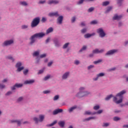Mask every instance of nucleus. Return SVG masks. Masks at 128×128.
I'll return each mask as SVG.
<instances>
[{
  "instance_id": "obj_1",
  "label": "nucleus",
  "mask_w": 128,
  "mask_h": 128,
  "mask_svg": "<svg viewBox=\"0 0 128 128\" xmlns=\"http://www.w3.org/2000/svg\"><path fill=\"white\" fill-rule=\"evenodd\" d=\"M44 36V34L42 32L37 33L32 35L30 38V46H32V44L36 42V38H43Z\"/></svg>"
},
{
  "instance_id": "obj_2",
  "label": "nucleus",
  "mask_w": 128,
  "mask_h": 128,
  "mask_svg": "<svg viewBox=\"0 0 128 128\" xmlns=\"http://www.w3.org/2000/svg\"><path fill=\"white\" fill-rule=\"evenodd\" d=\"M126 92L125 90H122L120 92L116 94V96H120V100H118V98L116 97H114L113 98V101H114L116 104H120L121 102H122V95L124 94Z\"/></svg>"
},
{
  "instance_id": "obj_3",
  "label": "nucleus",
  "mask_w": 128,
  "mask_h": 128,
  "mask_svg": "<svg viewBox=\"0 0 128 128\" xmlns=\"http://www.w3.org/2000/svg\"><path fill=\"white\" fill-rule=\"evenodd\" d=\"M79 92L76 94L78 98H83V96H86L90 94V92L88 91H84V88L81 87L79 89Z\"/></svg>"
},
{
  "instance_id": "obj_4",
  "label": "nucleus",
  "mask_w": 128,
  "mask_h": 128,
  "mask_svg": "<svg viewBox=\"0 0 128 128\" xmlns=\"http://www.w3.org/2000/svg\"><path fill=\"white\" fill-rule=\"evenodd\" d=\"M40 22V17H36L33 19L32 21L31 22V27L36 28L38 26Z\"/></svg>"
},
{
  "instance_id": "obj_5",
  "label": "nucleus",
  "mask_w": 128,
  "mask_h": 128,
  "mask_svg": "<svg viewBox=\"0 0 128 128\" xmlns=\"http://www.w3.org/2000/svg\"><path fill=\"white\" fill-rule=\"evenodd\" d=\"M97 32L100 38H104L106 36V32H104L102 28L98 29Z\"/></svg>"
},
{
  "instance_id": "obj_6",
  "label": "nucleus",
  "mask_w": 128,
  "mask_h": 128,
  "mask_svg": "<svg viewBox=\"0 0 128 128\" xmlns=\"http://www.w3.org/2000/svg\"><path fill=\"white\" fill-rule=\"evenodd\" d=\"M22 64L20 62H18L16 63V66L18 68L17 72H22V70L24 68V67L22 66Z\"/></svg>"
},
{
  "instance_id": "obj_7",
  "label": "nucleus",
  "mask_w": 128,
  "mask_h": 128,
  "mask_svg": "<svg viewBox=\"0 0 128 128\" xmlns=\"http://www.w3.org/2000/svg\"><path fill=\"white\" fill-rule=\"evenodd\" d=\"M13 42H14V40H6L3 43V46H10V44H12Z\"/></svg>"
},
{
  "instance_id": "obj_8",
  "label": "nucleus",
  "mask_w": 128,
  "mask_h": 128,
  "mask_svg": "<svg viewBox=\"0 0 128 128\" xmlns=\"http://www.w3.org/2000/svg\"><path fill=\"white\" fill-rule=\"evenodd\" d=\"M22 84H16L12 87L11 88V90H14L17 88H22Z\"/></svg>"
},
{
  "instance_id": "obj_9",
  "label": "nucleus",
  "mask_w": 128,
  "mask_h": 128,
  "mask_svg": "<svg viewBox=\"0 0 128 128\" xmlns=\"http://www.w3.org/2000/svg\"><path fill=\"white\" fill-rule=\"evenodd\" d=\"M116 52H118V50H109L106 54V56H110V54H116Z\"/></svg>"
},
{
  "instance_id": "obj_10",
  "label": "nucleus",
  "mask_w": 128,
  "mask_h": 128,
  "mask_svg": "<svg viewBox=\"0 0 128 128\" xmlns=\"http://www.w3.org/2000/svg\"><path fill=\"white\" fill-rule=\"evenodd\" d=\"M102 76H104V72L100 73L96 75V78H93V80L95 81L98 80V78H102Z\"/></svg>"
},
{
  "instance_id": "obj_11",
  "label": "nucleus",
  "mask_w": 128,
  "mask_h": 128,
  "mask_svg": "<svg viewBox=\"0 0 128 128\" xmlns=\"http://www.w3.org/2000/svg\"><path fill=\"white\" fill-rule=\"evenodd\" d=\"M60 2L56 0H49L48 2V4H57Z\"/></svg>"
},
{
  "instance_id": "obj_12",
  "label": "nucleus",
  "mask_w": 128,
  "mask_h": 128,
  "mask_svg": "<svg viewBox=\"0 0 128 128\" xmlns=\"http://www.w3.org/2000/svg\"><path fill=\"white\" fill-rule=\"evenodd\" d=\"M122 18V16L120 15L118 16L117 14H116L113 17V20H120Z\"/></svg>"
},
{
  "instance_id": "obj_13",
  "label": "nucleus",
  "mask_w": 128,
  "mask_h": 128,
  "mask_svg": "<svg viewBox=\"0 0 128 128\" xmlns=\"http://www.w3.org/2000/svg\"><path fill=\"white\" fill-rule=\"evenodd\" d=\"M64 20V16H60L57 19V24H62V20Z\"/></svg>"
},
{
  "instance_id": "obj_14",
  "label": "nucleus",
  "mask_w": 128,
  "mask_h": 128,
  "mask_svg": "<svg viewBox=\"0 0 128 128\" xmlns=\"http://www.w3.org/2000/svg\"><path fill=\"white\" fill-rule=\"evenodd\" d=\"M104 50L103 49H102L100 50H99L98 49H96L93 50L92 53L93 54H102V52H104Z\"/></svg>"
},
{
  "instance_id": "obj_15",
  "label": "nucleus",
  "mask_w": 128,
  "mask_h": 128,
  "mask_svg": "<svg viewBox=\"0 0 128 128\" xmlns=\"http://www.w3.org/2000/svg\"><path fill=\"white\" fill-rule=\"evenodd\" d=\"M63 112L62 109L58 108L57 110H54L53 112V114L54 115L58 114H60V112Z\"/></svg>"
},
{
  "instance_id": "obj_16",
  "label": "nucleus",
  "mask_w": 128,
  "mask_h": 128,
  "mask_svg": "<svg viewBox=\"0 0 128 128\" xmlns=\"http://www.w3.org/2000/svg\"><path fill=\"white\" fill-rule=\"evenodd\" d=\"M34 82V80H26L24 82V84H32Z\"/></svg>"
},
{
  "instance_id": "obj_17",
  "label": "nucleus",
  "mask_w": 128,
  "mask_h": 128,
  "mask_svg": "<svg viewBox=\"0 0 128 128\" xmlns=\"http://www.w3.org/2000/svg\"><path fill=\"white\" fill-rule=\"evenodd\" d=\"M70 76V72H66L62 76V80H66L68 78V76Z\"/></svg>"
},
{
  "instance_id": "obj_18",
  "label": "nucleus",
  "mask_w": 128,
  "mask_h": 128,
  "mask_svg": "<svg viewBox=\"0 0 128 128\" xmlns=\"http://www.w3.org/2000/svg\"><path fill=\"white\" fill-rule=\"evenodd\" d=\"M49 16H58L60 15H58V12H52V13H50L48 14Z\"/></svg>"
},
{
  "instance_id": "obj_19",
  "label": "nucleus",
  "mask_w": 128,
  "mask_h": 128,
  "mask_svg": "<svg viewBox=\"0 0 128 128\" xmlns=\"http://www.w3.org/2000/svg\"><path fill=\"white\" fill-rule=\"evenodd\" d=\"M96 34L92 33V34H87L84 36L85 38H90V36H94Z\"/></svg>"
},
{
  "instance_id": "obj_20",
  "label": "nucleus",
  "mask_w": 128,
  "mask_h": 128,
  "mask_svg": "<svg viewBox=\"0 0 128 128\" xmlns=\"http://www.w3.org/2000/svg\"><path fill=\"white\" fill-rule=\"evenodd\" d=\"M96 112H92L90 111H86L84 113V114H88V116H94V114H96Z\"/></svg>"
},
{
  "instance_id": "obj_21",
  "label": "nucleus",
  "mask_w": 128,
  "mask_h": 128,
  "mask_svg": "<svg viewBox=\"0 0 128 128\" xmlns=\"http://www.w3.org/2000/svg\"><path fill=\"white\" fill-rule=\"evenodd\" d=\"M54 32V28L50 27L46 30V32L47 34H50V32Z\"/></svg>"
},
{
  "instance_id": "obj_22",
  "label": "nucleus",
  "mask_w": 128,
  "mask_h": 128,
  "mask_svg": "<svg viewBox=\"0 0 128 128\" xmlns=\"http://www.w3.org/2000/svg\"><path fill=\"white\" fill-rule=\"evenodd\" d=\"M58 124L61 128H64V121L59 122Z\"/></svg>"
},
{
  "instance_id": "obj_23",
  "label": "nucleus",
  "mask_w": 128,
  "mask_h": 128,
  "mask_svg": "<svg viewBox=\"0 0 128 128\" xmlns=\"http://www.w3.org/2000/svg\"><path fill=\"white\" fill-rule=\"evenodd\" d=\"M112 10V6H109L107 8V9L106 11V14H108V12H110V10Z\"/></svg>"
},
{
  "instance_id": "obj_24",
  "label": "nucleus",
  "mask_w": 128,
  "mask_h": 128,
  "mask_svg": "<svg viewBox=\"0 0 128 128\" xmlns=\"http://www.w3.org/2000/svg\"><path fill=\"white\" fill-rule=\"evenodd\" d=\"M108 4H110V2L108 1L104 2L102 4V6H108Z\"/></svg>"
},
{
  "instance_id": "obj_25",
  "label": "nucleus",
  "mask_w": 128,
  "mask_h": 128,
  "mask_svg": "<svg viewBox=\"0 0 128 128\" xmlns=\"http://www.w3.org/2000/svg\"><path fill=\"white\" fill-rule=\"evenodd\" d=\"M39 122H42V120H44V115H40L39 116Z\"/></svg>"
},
{
  "instance_id": "obj_26",
  "label": "nucleus",
  "mask_w": 128,
  "mask_h": 128,
  "mask_svg": "<svg viewBox=\"0 0 128 128\" xmlns=\"http://www.w3.org/2000/svg\"><path fill=\"white\" fill-rule=\"evenodd\" d=\"M33 56H40V52L38 51H36L34 52L32 54Z\"/></svg>"
},
{
  "instance_id": "obj_27",
  "label": "nucleus",
  "mask_w": 128,
  "mask_h": 128,
  "mask_svg": "<svg viewBox=\"0 0 128 128\" xmlns=\"http://www.w3.org/2000/svg\"><path fill=\"white\" fill-rule=\"evenodd\" d=\"M76 106L72 107L68 110L69 112H72L74 110H76Z\"/></svg>"
},
{
  "instance_id": "obj_28",
  "label": "nucleus",
  "mask_w": 128,
  "mask_h": 128,
  "mask_svg": "<svg viewBox=\"0 0 128 128\" xmlns=\"http://www.w3.org/2000/svg\"><path fill=\"white\" fill-rule=\"evenodd\" d=\"M102 62V60L100 59L99 60L94 62V64H100V62Z\"/></svg>"
},
{
  "instance_id": "obj_29",
  "label": "nucleus",
  "mask_w": 128,
  "mask_h": 128,
  "mask_svg": "<svg viewBox=\"0 0 128 128\" xmlns=\"http://www.w3.org/2000/svg\"><path fill=\"white\" fill-rule=\"evenodd\" d=\"M112 98V94L108 96L106 98L105 100H110Z\"/></svg>"
},
{
  "instance_id": "obj_30",
  "label": "nucleus",
  "mask_w": 128,
  "mask_h": 128,
  "mask_svg": "<svg viewBox=\"0 0 128 128\" xmlns=\"http://www.w3.org/2000/svg\"><path fill=\"white\" fill-rule=\"evenodd\" d=\"M6 58H8V60H12V62H14V59L11 56H8L6 57Z\"/></svg>"
},
{
  "instance_id": "obj_31",
  "label": "nucleus",
  "mask_w": 128,
  "mask_h": 128,
  "mask_svg": "<svg viewBox=\"0 0 128 128\" xmlns=\"http://www.w3.org/2000/svg\"><path fill=\"white\" fill-rule=\"evenodd\" d=\"M123 2H124V0H117V4L119 6H122V4Z\"/></svg>"
},
{
  "instance_id": "obj_32",
  "label": "nucleus",
  "mask_w": 128,
  "mask_h": 128,
  "mask_svg": "<svg viewBox=\"0 0 128 128\" xmlns=\"http://www.w3.org/2000/svg\"><path fill=\"white\" fill-rule=\"evenodd\" d=\"M56 122H57L56 120H55L51 124L47 125V126H54V124H56Z\"/></svg>"
},
{
  "instance_id": "obj_33",
  "label": "nucleus",
  "mask_w": 128,
  "mask_h": 128,
  "mask_svg": "<svg viewBox=\"0 0 128 128\" xmlns=\"http://www.w3.org/2000/svg\"><path fill=\"white\" fill-rule=\"evenodd\" d=\"M96 118V117H89L84 120H94Z\"/></svg>"
},
{
  "instance_id": "obj_34",
  "label": "nucleus",
  "mask_w": 128,
  "mask_h": 128,
  "mask_svg": "<svg viewBox=\"0 0 128 128\" xmlns=\"http://www.w3.org/2000/svg\"><path fill=\"white\" fill-rule=\"evenodd\" d=\"M20 4H22V6H28V3L26 2H20Z\"/></svg>"
},
{
  "instance_id": "obj_35",
  "label": "nucleus",
  "mask_w": 128,
  "mask_h": 128,
  "mask_svg": "<svg viewBox=\"0 0 128 128\" xmlns=\"http://www.w3.org/2000/svg\"><path fill=\"white\" fill-rule=\"evenodd\" d=\"M94 8L91 7L88 10V12H92L93 10H94Z\"/></svg>"
},
{
  "instance_id": "obj_36",
  "label": "nucleus",
  "mask_w": 128,
  "mask_h": 128,
  "mask_svg": "<svg viewBox=\"0 0 128 128\" xmlns=\"http://www.w3.org/2000/svg\"><path fill=\"white\" fill-rule=\"evenodd\" d=\"M68 44H70L69 42H67L66 44H65L64 46H63V48H68Z\"/></svg>"
},
{
  "instance_id": "obj_37",
  "label": "nucleus",
  "mask_w": 128,
  "mask_h": 128,
  "mask_svg": "<svg viewBox=\"0 0 128 128\" xmlns=\"http://www.w3.org/2000/svg\"><path fill=\"white\" fill-rule=\"evenodd\" d=\"M34 120V122H36V124H38V122H39V120L38 119V118L36 117H34V118H33Z\"/></svg>"
},
{
  "instance_id": "obj_38",
  "label": "nucleus",
  "mask_w": 128,
  "mask_h": 128,
  "mask_svg": "<svg viewBox=\"0 0 128 128\" xmlns=\"http://www.w3.org/2000/svg\"><path fill=\"white\" fill-rule=\"evenodd\" d=\"M98 24L96 20H94L90 22V24Z\"/></svg>"
},
{
  "instance_id": "obj_39",
  "label": "nucleus",
  "mask_w": 128,
  "mask_h": 128,
  "mask_svg": "<svg viewBox=\"0 0 128 128\" xmlns=\"http://www.w3.org/2000/svg\"><path fill=\"white\" fill-rule=\"evenodd\" d=\"M86 50V46H83L81 50H80V52H82V50Z\"/></svg>"
},
{
  "instance_id": "obj_40",
  "label": "nucleus",
  "mask_w": 128,
  "mask_h": 128,
  "mask_svg": "<svg viewBox=\"0 0 128 128\" xmlns=\"http://www.w3.org/2000/svg\"><path fill=\"white\" fill-rule=\"evenodd\" d=\"M120 120V118L118 117H114V122H118V120Z\"/></svg>"
},
{
  "instance_id": "obj_41",
  "label": "nucleus",
  "mask_w": 128,
  "mask_h": 128,
  "mask_svg": "<svg viewBox=\"0 0 128 128\" xmlns=\"http://www.w3.org/2000/svg\"><path fill=\"white\" fill-rule=\"evenodd\" d=\"M28 28V26L27 25H22V30H26V28Z\"/></svg>"
},
{
  "instance_id": "obj_42",
  "label": "nucleus",
  "mask_w": 128,
  "mask_h": 128,
  "mask_svg": "<svg viewBox=\"0 0 128 128\" xmlns=\"http://www.w3.org/2000/svg\"><path fill=\"white\" fill-rule=\"evenodd\" d=\"M60 98V96L58 95H56L54 98V100H58V99Z\"/></svg>"
},
{
  "instance_id": "obj_43",
  "label": "nucleus",
  "mask_w": 128,
  "mask_h": 128,
  "mask_svg": "<svg viewBox=\"0 0 128 128\" xmlns=\"http://www.w3.org/2000/svg\"><path fill=\"white\" fill-rule=\"evenodd\" d=\"M46 54H42L40 56V58H46Z\"/></svg>"
},
{
  "instance_id": "obj_44",
  "label": "nucleus",
  "mask_w": 128,
  "mask_h": 128,
  "mask_svg": "<svg viewBox=\"0 0 128 128\" xmlns=\"http://www.w3.org/2000/svg\"><path fill=\"white\" fill-rule=\"evenodd\" d=\"M44 68H43L42 70H40L39 72H38V74H40L44 72Z\"/></svg>"
},
{
  "instance_id": "obj_45",
  "label": "nucleus",
  "mask_w": 128,
  "mask_h": 128,
  "mask_svg": "<svg viewBox=\"0 0 128 128\" xmlns=\"http://www.w3.org/2000/svg\"><path fill=\"white\" fill-rule=\"evenodd\" d=\"M50 91L49 90H46L43 92V93L45 94H50Z\"/></svg>"
},
{
  "instance_id": "obj_46",
  "label": "nucleus",
  "mask_w": 128,
  "mask_h": 128,
  "mask_svg": "<svg viewBox=\"0 0 128 128\" xmlns=\"http://www.w3.org/2000/svg\"><path fill=\"white\" fill-rule=\"evenodd\" d=\"M100 108L99 106H96L94 107V109L95 110H98Z\"/></svg>"
},
{
  "instance_id": "obj_47",
  "label": "nucleus",
  "mask_w": 128,
  "mask_h": 128,
  "mask_svg": "<svg viewBox=\"0 0 128 128\" xmlns=\"http://www.w3.org/2000/svg\"><path fill=\"white\" fill-rule=\"evenodd\" d=\"M50 78V76L48 75V76H46L44 78V80H48V78Z\"/></svg>"
},
{
  "instance_id": "obj_48",
  "label": "nucleus",
  "mask_w": 128,
  "mask_h": 128,
  "mask_svg": "<svg viewBox=\"0 0 128 128\" xmlns=\"http://www.w3.org/2000/svg\"><path fill=\"white\" fill-rule=\"evenodd\" d=\"M84 2V0H79L78 2V4H82Z\"/></svg>"
},
{
  "instance_id": "obj_49",
  "label": "nucleus",
  "mask_w": 128,
  "mask_h": 128,
  "mask_svg": "<svg viewBox=\"0 0 128 128\" xmlns=\"http://www.w3.org/2000/svg\"><path fill=\"white\" fill-rule=\"evenodd\" d=\"M81 32L82 34H84V32H86V28H84L82 30H81Z\"/></svg>"
},
{
  "instance_id": "obj_50",
  "label": "nucleus",
  "mask_w": 128,
  "mask_h": 128,
  "mask_svg": "<svg viewBox=\"0 0 128 128\" xmlns=\"http://www.w3.org/2000/svg\"><path fill=\"white\" fill-rule=\"evenodd\" d=\"M24 74H26L28 72V70L26 69V70H25L24 72Z\"/></svg>"
},
{
  "instance_id": "obj_51",
  "label": "nucleus",
  "mask_w": 128,
  "mask_h": 128,
  "mask_svg": "<svg viewBox=\"0 0 128 128\" xmlns=\"http://www.w3.org/2000/svg\"><path fill=\"white\" fill-rule=\"evenodd\" d=\"M24 100V98L22 97H20L18 99V102H22Z\"/></svg>"
},
{
  "instance_id": "obj_52",
  "label": "nucleus",
  "mask_w": 128,
  "mask_h": 128,
  "mask_svg": "<svg viewBox=\"0 0 128 128\" xmlns=\"http://www.w3.org/2000/svg\"><path fill=\"white\" fill-rule=\"evenodd\" d=\"M12 94V91H9L6 94V96H10Z\"/></svg>"
},
{
  "instance_id": "obj_53",
  "label": "nucleus",
  "mask_w": 128,
  "mask_h": 128,
  "mask_svg": "<svg viewBox=\"0 0 128 128\" xmlns=\"http://www.w3.org/2000/svg\"><path fill=\"white\" fill-rule=\"evenodd\" d=\"M16 124L18 126H20V124H22V122L20 120H17Z\"/></svg>"
},
{
  "instance_id": "obj_54",
  "label": "nucleus",
  "mask_w": 128,
  "mask_h": 128,
  "mask_svg": "<svg viewBox=\"0 0 128 128\" xmlns=\"http://www.w3.org/2000/svg\"><path fill=\"white\" fill-rule=\"evenodd\" d=\"M102 112V110H99L97 112H96V114H100Z\"/></svg>"
},
{
  "instance_id": "obj_55",
  "label": "nucleus",
  "mask_w": 128,
  "mask_h": 128,
  "mask_svg": "<svg viewBox=\"0 0 128 128\" xmlns=\"http://www.w3.org/2000/svg\"><path fill=\"white\" fill-rule=\"evenodd\" d=\"M94 65H90V66H88V70H90V68H94Z\"/></svg>"
},
{
  "instance_id": "obj_56",
  "label": "nucleus",
  "mask_w": 128,
  "mask_h": 128,
  "mask_svg": "<svg viewBox=\"0 0 128 128\" xmlns=\"http://www.w3.org/2000/svg\"><path fill=\"white\" fill-rule=\"evenodd\" d=\"M80 64V61H78V60H76L74 61L75 64L78 65V64Z\"/></svg>"
},
{
  "instance_id": "obj_57",
  "label": "nucleus",
  "mask_w": 128,
  "mask_h": 128,
  "mask_svg": "<svg viewBox=\"0 0 128 128\" xmlns=\"http://www.w3.org/2000/svg\"><path fill=\"white\" fill-rule=\"evenodd\" d=\"M52 64H53L52 61L49 62L48 64V66H52Z\"/></svg>"
},
{
  "instance_id": "obj_58",
  "label": "nucleus",
  "mask_w": 128,
  "mask_h": 128,
  "mask_svg": "<svg viewBox=\"0 0 128 128\" xmlns=\"http://www.w3.org/2000/svg\"><path fill=\"white\" fill-rule=\"evenodd\" d=\"M46 21V19L45 18H42V22H44Z\"/></svg>"
},
{
  "instance_id": "obj_59",
  "label": "nucleus",
  "mask_w": 128,
  "mask_h": 128,
  "mask_svg": "<svg viewBox=\"0 0 128 128\" xmlns=\"http://www.w3.org/2000/svg\"><path fill=\"white\" fill-rule=\"evenodd\" d=\"M6 88V86L4 84H0V88Z\"/></svg>"
},
{
  "instance_id": "obj_60",
  "label": "nucleus",
  "mask_w": 128,
  "mask_h": 128,
  "mask_svg": "<svg viewBox=\"0 0 128 128\" xmlns=\"http://www.w3.org/2000/svg\"><path fill=\"white\" fill-rule=\"evenodd\" d=\"M76 22V17L72 18V22Z\"/></svg>"
},
{
  "instance_id": "obj_61",
  "label": "nucleus",
  "mask_w": 128,
  "mask_h": 128,
  "mask_svg": "<svg viewBox=\"0 0 128 128\" xmlns=\"http://www.w3.org/2000/svg\"><path fill=\"white\" fill-rule=\"evenodd\" d=\"M17 122H18V120H11L10 122L12 124H14V122H16V123Z\"/></svg>"
},
{
  "instance_id": "obj_62",
  "label": "nucleus",
  "mask_w": 128,
  "mask_h": 128,
  "mask_svg": "<svg viewBox=\"0 0 128 128\" xmlns=\"http://www.w3.org/2000/svg\"><path fill=\"white\" fill-rule=\"evenodd\" d=\"M54 43L55 44V46H58V42L56 41H54Z\"/></svg>"
},
{
  "instance_id": "obj_63",
  "label": "nucleus",
  "mask_w": 128,
  "mask_h": 128,
  "mask_svg": "<svg viewBox=\"0 0 128 128\" xmlns=\"http://www.w3.org/2000/svg\"><path fill=\"white\" fill-rule=\"evenodd\" d=\"M109 126V124L108 123H105L104 124V126Z\"/></svg>"
},
{
  "instance_id": "obj_64",
  "label": "nucleus",
  "mask_w": 128,
  "mask_h": 128,
  "mask_svg": "<svg viewBox=\"0 0 128 128\" xmlns=\"http://www.w3.org/2000/svg\"><path fill=\"white\" fill-rule=\"evenodd\" d=\"M44 2H46V0L40 1L39 4H44Z\"/></svg>"
}]
</instances>
